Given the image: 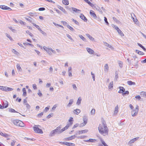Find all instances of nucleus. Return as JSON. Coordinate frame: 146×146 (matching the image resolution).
<instances>
[{
    "instance_id": "1",
    "label": "nucleus",
    "mask_w": 146,
    "mask_h": 146,
    "mask_svg": "<svg viewBox=\"0 0 146 146\" xmlns=\"http://www.w3.org/2000/svg\"><path fill=\"white\" fill-rule=\"evenodd\" d=\"M99 133L104 136L108 135V129L105 121H103L101 124H100L98 127Z\"/></svg>"
},
{
    "instance_id": "2",
    "label": "nucleus",
    "mask_w": 146,
    "mask_h": 146,
    "mask_svg": "<svg viewBox=\"0 0 146 146\" xmlns=\"http://www.w3.org/2000/svg\"><path fill=\"white\" fill-rule=\"evenodd\" d=\"M61 127L60 126L57 127L56 129L52 131L50 133V136H52L55 134H58L61 133L60 131V129Z\"/></svg>"
},
{
    "instance_id": "3",
    "label": "nucleus",
    "mask_w": 146,
    "mask_h": 146,
    "mask_svg": "<svg viewBox=\"0 0 146 146\" xmlns=\"http://www.w3.org/2000/svg\"><path fill=\"white\" fill-rule=\"evenodd\" d=\"M40 125H35L33 127V130L36 133H42L43 132L42 129H39L40 128Z\"/></svg>"
},
{
    "instance_id": "4",
    "label": "nucleus",
    "mask_w": 146,
    "mask_h": 146,
    "mask_svg": "<svg viewBox=\"0 0 146 146\" xmlns=\"http://www.w3.org/2000/svg\"><path fill=\"white\" fill-rule=\"evenodd\" d=\"M139 138V137H137L135 138H133L131 140H130L128 143V144H130L134 143L135 141L138 139Z\"/></svg>"
},
{
    "instance_id": "5",
    "label": "nucleus",
    "mask_w": 146,
    "mask_h": 146,
    "mask_svg": "<svg viewBox=\"0 0 146 146\" xmlns=\"http://www.w3.org/2000/svg\"><path fill=\"white\" fill-rule=\"evenodd\" d=\"M1 135L2 136L6 138H7V140H9L10 139V137L11 136L5 133H3L2 132Z\"/></svg>"
},
{
    "instance_id": "6",
    "label": "nucleus",
    "mask_w": 146,
    "mask_h": 146,
    "mask_svg": "<svg viewBox=\"0 0 146 146\" xmlns=\"http://www.w3.org/2000/svg\"><path fill=\"white\" fill-rule=\"evenodd\" d=\"M90 14L91 16L92 17L96 19L97 18V16L94 12V11L92 10H90Z\"/></svg>"
},
{
    "instance_id": "7",
    "label": "nucleus",
    "mask_w": 146,
    "mask_h": 146,
    "mask_svg": "<svg viewBox=\"0 0 146 146\" xmlns=\"http://www.w3.org/2000/svg\"><path fill=\"white\" fill-rule=\"evenodd\" d=\"M80 18L84 20V22H87L88 21L86 17L84 16L83 14H81L80 15Z\"/></svg>"
},
{
    "instance_id": "8",
    "label": "nucleus",
    "mask_w": 146,
    "mask_h": 146,
    "mask_svg": "<svg viewBox=\"0 0 146 146\" xmlns=\"http://www.w3.org/2000/svg\"><path fill=\"white\" fill-rule=\"evenodd\" d=\"M88 131V130L87 129H85L84 130H82L81 131H79L77 132V133L76 134V135L79 134L80 135L82 133H85L87 132Z\"/></svg>"
},
{
    "instance_id": "9",
    "label": "nucleus",
    "mask_w": 146,
    "mask_h": 146,
    "mask_svg": "<svg viewBox=\"0 0 146 146\" xmlns=\"http://www.w3.org/2000/svg\"><path fill=\"white\" fill-rule=\"evenodd\" d=\"M138 112V110H135L133 109L131 111L132 116L133 117L135 116L137 114Z\"/></svg>"
},
{
    "instance_id": "10",
    "label": "nucleus",
    "mask_w": 146,
    "mask_h": 146,
    "mask_svg": "<svg viewBox=\"0 0 146 146\" xmlns=\"http://www.w3.org/2000/svg\"><path fill=\"white\" fill-rule=\"evenodd\" d=\"M119 90L118 92L119 93H123L125 91V88L123 87L119 86Z\"/></svg>"
},
{
    "instance_id": "11",
    "label": "nucleus",
    "mask_w": 146,
    "mask_h": 146,
    "mask_svg": "<svg viewBox=\"0 0 146 146\" xmlns=\"http://www.w3.org/2000/svg\"><path fill=\"white\" fill-rule=\"evenodd\" d=\"M43 48L44 50L46 51V52L48 53V54H49L50 55L52 54V53L51 51H50V49H49L44 46Z\"/></svg>"
},
{
    "instance_id": "12",
    "label": "nucleus",
    "mask_w": 146,
    "mask_h": 146,
    "mask_svg": "<svg viewBox=\"0 0 146 146\" xmlns=\"http://www.w3.org/2000/svg\"><path fill=\"white\" fill-rule=\"evenodd\" d=\"M86 50L90 54H92L94 52V51L89 48H87Z\"/></svg>"
},
{
    "instance_id": "13",
    "label": "nucleus",
    "mask_w": 146,
    "mask_h": 146,
    "mask_svg": "<svg viewBox=\"0 0 146 146\" xmlns=\"http://www.w3.org/2000/svg\"><path fill=\"white\" fill-rule=\"evenodd\" d=\"M74 102V100L73 99H71L70 100L68 104H67V106L68 107H70L71 105Z\"/></svg>"
},
{
    "instance_id": "14",
    "label": "nucleus",
    "mask_w": 146,
    "mask_h": 146,
    "mask_svg": "<svg viewBox=\"0 0 146 146\" xmlns=\"http://www.w3.org/2000/svg\"><path fill=\"white\" fill-rule=\"evenodd\" d=\"M24 124L22 121H19L18 123V124L17 126L21 127H23L24 126Z\"/></svg>"
},
{
    "instance_id": "15",
    "label": "nucleus",
    "mask_w": 146,
    "mask_h": 146,
    "mask_svg": "<svg viewBox=\"0 0 146 146\" xmlns=\"http://www.w3.org/2000/svg\"><path fill=\"white\" fill-rule=\"evenodd\" d=\"M83 119L84 121V123H85V124H86L88 121L87 117L86 116H84L83 117Z\"/></svg>"
},
{
    "instance_id": "16",
    "label": "nucleus",
    "mask_w": 146,
    "mask_h": 146,
    "mask_svg": "<svg viewBox=\"0 0 146 146\" xmlns=\"http://www.w3.org/2000/svg\"><path fill=\"white\" fill-rule=\"evenodd\" d=\"M71 8L72 10L73 11H74V12H75L76 13H79L78 12L79 11V12H81V11L80 10L78 9H77L76 8H74L73 7H72Z\"/></svg>"
},
{
    "instance_id": "17",
    "label": "nucleus",
    "mask_w": 146,
    "mask_h": 146,
    "mask_svg": "<svg viewBox=\"0 0 146 146\" xmlns=\"http://www.w3.org/2000/svg\"><path fill=\"white\" fill-rule=\"evenodd\" d=\"M81 112L80 110L78 109L75 110L74 111V113L76 114V115H78V114Z\"/></svg>"
},
{
    "instance_id": "18",
    "label": "nucleus",
    "mask_w": 146,
    "mask_h": 146,
    "mask_svg": "<svg viewBox=\"0 0 146 146\" xmlns=\"http://www.w3.org/2000/svg\"><path fill=\"white\" fill-rule=\"evenodd\" d=\"M27 17L28 18L25 17V18L27 21L32 23H32V20L33 19L29 16H28Z\"/></svg>"
},
{
    "instance_id": "19",
    "label": "nucleus",
    "mask_w": 146,
    "mask_h": 146,
    "mask_svg": "<svg viewBox=\"0 0 146 146\" xmlns=\"http://www.w3.org/2000/svg\"><path fill=\"white\" fill-rule=\"evenodd\" d=\"M8 106V103L7 101H5V102H4L3 106L4 108H7Z\"/></svg>"
},
{
    "instance_id": "20",
    "label": "nucleus",
    "mask_w": 146,
    "mask_h": 146,
    "mask_svg": "<svg viewBox=\"0 0 146 146\" xmlns=\"http://www.w3.org/2000/svg\"><path fill=\"white\" fill-rule=\"evenodd\" d=\"M127 84L129 85H135V82H132L131 81H128L127 82Z\"/></svg>"
},
{
    "instance_id": "21",
    "label": "nucleus",
    "mask_w": 146,
    "mask_h": 146,
    "mask_svg": "<svg viewBox=\"0 0 146 146\" xmlns=\"http://www.w3.org/2000/svg\"><path fill=\"white\" fill-rule=\"evenodd\" d=\"M86 35L91 40L93 41L94 40V38L91 36L89 34H86Z\"/></svg>"
},
{
    "instance_id": "22",
    "label": "nucleus",
    "mask_w": 146,
    "mask_h": 146,
    "mask_svg": "<svg viewBox=\"0 0 146 146\" xmlns=\"http://www.w3.org/2000/svg\"><path fill=\"white\" fill-rule=\"evenodd\" d=\"M62 2L65 5H67L69 4V1L68 0H63Z\"/></svg>"
},
{
    "instance_id": "23",
    "label": "nucleus",
    "mask_w": 146,
    "mask_h": 146,
    "mask_svg": "<svg viewBox=\"0 0 146 146\" xmlns=\"http://www.w3.org/2000/svg\"><path fill=\"white\" fill-rule=\"evenodd\" d=\"M9 112L11 113H18L17 111H16L14 109L10 108L9 109Z\"/></svg>"
},
{
    "instance_id": "24",
    "label": "nucleus",
    "mask_w": 146,
    "mask_h": 146,
    "mask_svg": "<svg viewBox=\"0 0 146 146\" xmlns=\"http://www.w3.org/2000/svg\"><path fill=\"white\" fill-rule=\"evenodd\" d=\"M79 36L80 38L83 41H85V42H86L87 41L86 38H84L82 35H79Z\"/></svg>"
},
{
    "instance_id": "25",
    "label": "nucleus",
    "mask_w": 146,
    "mask_h": 146,
    "mask_svg": "<svg viewBox=\"0 0 146 146\" xmlns=\"http://www.w3.org/2000/svg\"><path fill=\"white\" fill-rule=\"evenodd\" d=\"M81 98L80 97H79L77 101L76 102V104L78 105H79L81 103Z\"/></svg>"
},
{
    "instance_id": "26",
    "label": "nucleus",
    "mask_w": 146,
    "mask_h": 146,
    "mask_svg": "<svg viewBox=\"0 0 146 146\" xmlns=\"http://www.w3.org/2000/svg\"><path fill=\"white\" fill-rule=\"evenodd\" d=\"M58 7L64 13H66V11L62 7L60 6Z\"/></svg>"
},
{
    "instance_id": "27",
    "label": "nucleus",
    "mask_w": 146,
    "mask_h": 146,
    "mask_svg": "<svg viewBox=\"0 0 146 146\" xmlns=\"http://www.w3.org/2000/svg\"><path fill=\"white\" fill-rule=\"evenodd\" d=\"M73 139L72 136H71L70 137H67L64 139V141H69L72 140Z\"/></svg>"
},
{
    "instance_id": "28",
    "label": "nucleus",
    "mask_w": 146,
    "mask_h": 146,
    "mask_svg": "<svg viewBox=\"0 0 146 146\" xmlns=\"http://www.w3.org/2000/svg\"><path fill=\"white\" fill-rule=\"evenodd\" d=\"M113 82L111 81V82L110 84H109V85L108 86V88L109 89H111V88H113Z\"/></svg>"
},
{
    "instance_id": "29",
    "label": "nucleus",
    "mask_w": 146,
    "mask_h": 146,
    "mask_svg": "<svg viewBox=\"0 0 146 146\" xmlns=\"http://www.w3.org/2000/svg\"><path fill=\"white\" fill-rule=\"evenodd\" d=\"M6 86H0V89L2 90L6 91Z\"/></svg>"
},
{
    "instance_id": "30",
    "label": "nucleus",
    "mask_w": 146,
    "mask_h": 146,
    "mask_svg": "<svg viewBox=\"0 0 146 146\" xmlns=\"http://www.w3.org/2000/svg\"><path fill=\"white\" fill-rule=\"evenodd\" d=\"M136 52L140 55H143L144 54L143 52L138 50H136Z\"/></svg>"
},
{
    "instance_id": "31",
    "label": "nucleus",
    "mask_w": 146,
    "mask_h": 146,
    "mask_svg": "<svg viewBox=\"0 0 146 146\" xmlns=\"http://www.w3.org/2000/svg\"><path fill=\"white\" fill-rule=\"evenodd\" d=\"M23 96H26L27 95V92L26 89L25 88H23Z\"/></svg>"
},
{
    "instance_id": "32",
    "label": "nucleus",
    "mask_w": 146,
    "mask_h": 146,
    "mask_svg": "<svg viewBox=\"0 0 146 146\" xmlns=\"http://www.w3.org/2000/svg\"><path fill=\"white\" fill-rule=\"evenodd\" d=\"M0 8L3 10H7V6L4 5H0Z\"/></svg>"
},
{
    "instance_id": "33",
    "label": "nucleus",
    "mask_w": 146,
    "mask_h": 146,
    "mask_svg": "<svg viewBox=\"0 0 146 146\" xmlns=\"http://www.w3.org/2000/svg\"><path fill=\"white\" fill-rule=\"evenodd\" d=\"M73 119L72 117H70L69 119V122L70 125H72L73 124Z\"/></svg>"
},
{
    "instance_id": "34",
    "label": "nucleus",
    "mask_w": 146,
    "mask_h": 146,
    "mask_svg": "<svg viewBox=\"0 0 146 146\" xmlns=\"http://www.w3.org/2000/svg\"><path fill=\"white\" fill-rule=\"evenodd\" d=\"M20 120H14L13 121V123L15 125L17 126L18 124V123L20 121Z\"/></svg>"
},
{
    "instance_id": "35",
    "label": "nucleus",
    "mask_w": 146,
    "mask_h": 146,
    "mask_svg": "<svg viewBox=\"0 0 146 146\" xmlns=\"http://www.w3.org/2000/svg\"><path fill=\"white\" fill-rule=\"evenodd\" d=\"M60 143H61L62 144L65 145H66L69 146L70 143L67 142H60Z\"/></svg>"
},
{
    "instance_id": "36",
    "label": "nucleus",
    "mask_w": 146,
    "mask_h": 146,
    "mask_svg": "<svg viewBox=\"0 0 146 146\" xmlns=\"http://www.w3.org/2000/svg\"><path fill=\"white\" fill-rule=\"evenodd\" d=\"M137 44L141 48H142L144 51H146V49H145V48L143 46H142L141 44H140L139 43H137Z\"/></svg>"
},
{
    "instance_id": "37",
    "label": "nucleus",
    "mask_w": 146,
    "mask_h": 146,
    "mask_svg": "<svg viewBox=\"0 0 146 146\" xmlns=\"http://www.w3.org/2000/svg\"><path fill=\"white\" fill-rule=\"evenodd\" d=\"M117 32L121 36H124V35L123 33V32H122V31L120 30V29H119L118 30H117Z\"/></svg>"
},
{
    "instance_id": "38",
    "label": "nucleus",
    "mask_w": 146,
    "mask_h": 146,
    "mask_svg": "<svg viewBox=\"0 0 146 146\" xmlns=\"http://www.w3.org/2000/svg\"><path fill=\"white\" fill-rule=\"evenodd\" d=\"M32 24L33 25L37 28L39 31L41 30L39 26L34 23H32Z\"/></svg>"
},
{
    "instance_id": "39",
    "label": "nucleus",
    "mask_w": 146,
    "mask_h": 146,
    "mask_svg": "<svg viewBox=\"0 0 146 146\" xmlns=\"http://www.w3.org/2000/svg\"><path fill=\"white\" fill-rule=\"evenodd\" d=\"M104 68L105 69V71H108L109 69V67L108 64H106L104 66Z\"/></svg>"
},
{
    "instance_id": "40",
    "label": "nucleus",
    "mask_w": 146,
    "mask_h": 146,
    "mask_svg": "<svg viewBox=\"0 0 146 146\" xmlns=\"http://www.w3.org/2000/svg\"><path fill=\"white\" fill-rule=\"evenodd\" d=\"M72 20L76 24L78 25H79V23L76 20H74L73 18L72 19Z\"/></svg>"
},
{
    "instance_id": "41",
    "label": "nucleus",
    "mask_w": 146,
    "mask_h": 146,
    "mask_svg": "<svg viewBox=\"0 0 146 146\" xmlns=\"http://www.w3.org/2000/svg\"><path fill=\"white\" fill-rule=\"evenodd\" d=\"M67 27L69 29L72 31H74V29L71 26L69 25H67Z\"/></svg>"
},
{
    "instance_id": "42",
    "label": "nucleus",
    "mask_w": 146,
    "mask_h": 146,
    "mask_svg": "<svg viewBox=\"0 0 146 146\" xmlns=\"http://www.w3.org/2000/svg\"><path fill=\"white\" fill-rule=\"evenodd\" d=\"M17 68L18 70L19 71H21V68L20 66V65L19 64H17Z\"/></svg>"
},
{
    "instance_id": "43",
    "label": "nucleus",
    "mask_w": 146,
    "mask_h": 146,
    "mask_svg": "<svg viewBox=\"0 0 146 146\" xmlns=\"http://www.w3.org/2000/svg\"><path fill=\"white\" fill-rule=\"evenodd\" d=\"M123 92V93H122V95L123 96H124L126 94L128 95L129 94V92L128 91H126L124 92Z\"/></svg>"
},
{
    "instance_id": "44",
    "label": "nucleus",
    "mask_w": 146,
    "mask_h": 146,
    "mask_svg": "<svg viewBox=\"0 0 146 146\" xmlns=\"http://www.w3.org/2000/svg\"><path fill=\"white\" fill-rule=\"evenodd\" d=\"M26 32L27 33L29 34V35L31 37H33V35L28 30L26 31Z\"/></svg>"
},
{
    "instance_id": "45",
    "label": "nucleus",
    "mask_w": 146,
    "mask_h": 146,
    "mask_svg": "<svg viewBox=\"0 0 146 146\" xmlns=\"http://www.w3.org/2000/svg\"><path fill=\"white\" fill-rule=\"evenodd\" d=\"M13 90V89L11 88H9L7 87V88L6 89V91H12Z\"/></svg>"
},
{
    "instance_id": "46",
    "label": "nucleus",
    "mask_w": 146,
    "mask_h": 146,
    "mask_svg": "<svg viewBox=\"0 0 146 146\" xmlns=\"http://www.w3.org/2000/svg\"><path fill=\"white\" fill-rule=\"evenodd\" d=\"M86 3L92 7H93L94 6V5L91 3L89 1V0H88V1Z\"/></svg>"
},
{
    "instance_id": "47",
    "label": "nucleus",
    "mask_w": 146,
    "mask_h": 146,
    "mask_svg": "<svg viewBox=\"0 0 146 146\" xmlns=\"http://www.w3.org/2000/svg\"><path fill=\"white\" fill-rule=\"evenodd\" d=\"M104 21L106 23V25H109V23L107 21V19L106 17H104Z\"/></svg>"
},
{
    "instance_id": "48",
    "label": "nucleus",
    "mask_w": 146,
    "mask_h": 146,
    "mask_svg": "<svg viewBox=\"0 0 146 146\" xmlns=\"http://www.w3.org/2000/svg\"><path fill=\"white\" fill-rule=\"evenodd\" d=\"M53 24L55 26H58L62 28V29L64 28V27L60 25H59L58 24H57L55 23H53Z\"/></svg>"
},
{
    "instance_id": "49",
    "label": "nucleus",
    "mask_w": 146,
    "mask_h": 146,
    "mask_svg": "<svg viewBox=\"0 0 146 146\" xmlns=\"http://www.w3.org/2000/svg\"><path fill=\"white\" fill-rule=\"evenodd\" d=\"M95 113V110L94 109H92L91 111V113L92 115H94Z\"/></svg>"
},
{
    "instance_id": "50",
    "label": "nucleus",
    "mask_w": 146,
    "mask_h": 146,
    "mask_svg": "<svg viewBox=\"0 0 146 146\" xmlns=\"http://www.w3.org/2000/svg\"><path fill=\"white\" fill-rule=\"evenodd\" d=\"M36 14V13H29V15L31 17H33L34 15H35Z\"/></svg>"
},
{
    "instance_id": "51",
    "label": "nucleus",
    "mask_w": 146,
    "mask_h": 146,
    "mask_svg": "<svg viewBox=\"0 0 146 146\" xmlns=\"http://www.w3.org/2000/svg\"><path fill=\"white\" fill-rule=\"evenodd\" d=\"M72 86L73 87V88L75 90H76L77 89V87L76 86V85L75 84H72Z\"/></svg>"
},
{
    "instance_id": "52",
    "label": "nucleus",
    "mask_w": 146,
    "mask_h": 146,
    "mask_svg": "<svg viewBox=\"0 0 146 146\" xmlns=\"http://www.w3.org/2000/svg\"><path fill=\"white\" fill-rule=\"evenodd\" d=\"M86 137V136H78L77 137V138L78 139H84Z\"/></svg>"
},
{
    "instance_id": "53",
    "label": "nucleus",
    "mask_w": 146,
    "mask_h": 146,
    "mask_svg": "<svg viewBox=\"0 0 146 146\" xmlns=\"http://www.w3.org/2000/svg\"><path fill=\"white\" fill-rule=\"evenodd\" d=\"M6 35L7 37L9 38V39L10 40H13V39L9 35H8L7 33H6Z\"/></svg>"
},
{
    "instance_id": "54",
    "label": "nucleus",
    "mask_w": 146,
    "mask_h": 146,
    "mask_svg": "<svg viewBox=\"0 0 146 146\" xmlns=\"http://www.w3.org/2000/svg\"><path fill=\"white\" fill-rule=\"evenodd\" d=\"M89 142H95L96 141V140L95 139H89Z\"/></svg>"
},
{
    "instance_id": "55",
    "label": "nucleus",
    "mask_w": 146,
    "mask_h": 146,
    "mask_svg": "<svg viewBox=\"0 0 146 146\" xmlns=\"http://www.w3.org/2000/svg\"><path fill=\"white\" fill-rule=\"evenodd\" d=\"M140 95L141 96L142 95L143 96H146V92H141Z\"/></svg>"
},
{
    "instance_id": "56",
    "label": "nucleus",
    "mask_w": 146,
    "mask_h": 146,
    "mask_svg": "<svg viewBox=\"0 0 146 146\" xmlns=\"http://www.w3.org/2000/svg\"><path fill=\"white\" fill-rule=\"evenodd\" d=\"M12 52L14 53L16 55H17L19 54V53L14 49H13V50Z\"/></svg>"
},
{
    "instance_id": "57",
    "label": "nucleus",
    "mask_w": 146,
    "mask_h": 146,
    "mask_svg": "<svg viewBox=\"0 0 146 146\" xmlns=\"http://www.w3.org/2000/svg\"><path fill=\"white\" fill-rule=\"evenodd\" d=\"M9 29H11L12 32L14 33H15L16 32V30L15 29H13L11 27H9Z\"/></svg>"
},
{
    "instance_id": "58",
    "label": "nucleus",
    "mask_w": 146,
    "mask_h": 146,
    "mask_svg": "<svg viewBox=\"0 0 146 146\" xmlns=\"http://www.w3.org/2000/svg\"><path fill=\"white\" fill-rule=\"evenodd\" d=\"M38 96L41 97L42 96V94L40 92V90H38Z\"/></svg>"
},
{
    "instance_id": "59",
    "label": "nucleus",
    "mask_w": 146,
    "mask_h": 146,
    "mask_svg": "<svg viewBox=\"0 0 146 146\" xmlns=\"http://www.w3.org/2000/svg\"><path fill=\"white\" fill-rule=\"evenodd\" d=\"M40 32L44 36H46L47 35V34L46 33L44 32L43 31H42L41 29L40 31Z\"/></svg>"
},
{
    "instance_id": "60",
    "label": "nucleus",
    "mask_w": 146,
    "mask_h": 146,
    "mask_svg": "<svg viewBox=\"0 0 146 146\" xmlns=\"http://www.w3.org/2000/svg\"><path fill=\"white\" fill-rule=\"evenodd\" d=\"M71 125H70V123H68L67 124V125L65 127L67 129L70 126H71Z\"/></svg>"
},
{
    "instance_id": "61",
    "label": "nucleus",
    "mask_w": 146,
    "mask_h": 146,
    "mask_svg": "<svg viewBox=\"0 0 146 146\" xmlns=\"http://www.w3.org/2000/svg\"><path fill=\"white\" fill-rule=\"evenodd\" d=\"M101 141L103 145L104 146H108L104 141L102 140Z\"/></svg>"
},
{
    "instance_id": "62",
    "label": "nucleus",
    "mask_w": 146,
    "mask_h": 146,
    "mask_svg": "<svg viewBox=\"0 0 146 146\" xmlns=\"http://www.w3.org/2000/svg\"><path fill=\"white\" fill-rule=\"evenodd\" d=\"M79 124L78 123H76V124H75L74 126H73V127H72V129H74L76 127H78L79 125Z\"/></svg>"
},
{
    "instance_id": "63",
    "label": "nucleus",
    "mask_w": 146,
    "mask_h": 146,
    "mask_svg": "<svg viewBox=\"0 0 146 146\" xmlns=\"http://www.w3.org/2000/svg\"><path fill=\"white\" fill-rule=\"evenodd\" d=\"M113 19L114 21H116L117 23H118L119 21L115 17H113Z\"/></svg>"
},
{
    "instance_id": "64",
    "label": "nucleus",
    "mask_w": 146,
    "mask_h": 146,
    "mask_svg": "<svg viewBox=\"0 0 146 146\" xmlns=\"http://www.w3.org/2000/svg\"><path fill=\"white\" fill-rule=\"evenodd\" d=\"M66 35L70 39V40H72V38L71 37V36L69 35V34H66Z\"/></svg>"
}]
</instances>
